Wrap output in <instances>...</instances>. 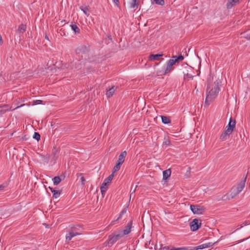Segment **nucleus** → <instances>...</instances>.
<instances>
[{
  "label": "nucleus",
  "instance_id": "1",
  "mask_svg": "<svg viewBox=\"0 0 250 250\" xmlns=\"http://www.w3.org/2000/svg\"><path fill=\"white\" fill-rule=\"evenodd\" d=\"M213 76H210L208 80L205 101V104L207 105L209 104L214 100L220 90L221 80L218 79L215 81L213 82Z\"/></svg>",
  "mask_w": 250,
  "mask_h": 250
},
{
  "label": "nucleus",
  "instance_id": "2",
  "mask_svg": "<svg viewBox=\"0 0 250 250\" xmlns=\"http://www.w3.org/2000/svg\"><path fill=\"white\" fill-rule=\"evenodd\" d=\"M247 178L246 175L236 186H233L229 192L222 197V200H229L238 195L245 188Z\"/></svg>",
  "mask_w": 250,
  "mask_h": 250
},
{
  "label": "nucleus",
  "instance_id": "3",
  "mask_svg": "<svg viewBox=\"0 0 250 250\" xmlns=\"http://www.w3.org/2000/svg\"><path fill=\"white\" fill-rule=\"evenodd\" d=\"M172 59H170L167 63V67L165 71V74L170 72L173 69V65L179 61H182L184 59V57L180 55L179 56H174Z\"/></svg>",
  "mask_w": 250,
  "mask_h": 250
},
{
  "label": "nucleus",
  "instance_id": "4",
  "mask_svg": "<svg viewBox=\"0 0 250 250\" xmlns=\"http://www.w3.org/2000/svg\"><path fill=\"white\" fill-rule=\"evenodd\" d=\"M190 208L193 214H202L205 211V208L204 206L199 205H191Z\"/></svg>",
  "mask_w": 250,
  "mask_h": 250
},
{
  "label": "nucleus",
  "instance_id": "5",
  "mask_svg": "<svg viewBox=\"0 0 250 250\" xmlns=\"http://www.w3.org/2000/svg\"><path fill=\"white\" fill-rule=\"evenodd\" d=\"M183 67L184 68L181 70L182 73L184 75V79L187 80L188 78L192 79L193 76L188 73L189 71H190L192 70V68L189 66L187 63L183 65Z\"/></svg>",
  "mask_w": 250,
  "mask_h": 250
},
{
  "label": "nucleus",
  "instance_id": "6",
  "mask_svg": "<svg viewBox=\"0 0 250 250\" xmlns=\"http://www.w3.org/2000/svg\"><path fill=\"white\" fill-rule=\"evenodd\" d=\"M201 226V221L197 219H194L190 224V229L192 231L198 230Z\"/></svg>",
  "mask_w": 250,
  "mask_h": 250
},
{
  "label": "nucleus",
  "instance_id": "7",
  "mask_svg": "<svg viewBox=\"0 0 250 250\" xmlns=\"http://www.w3.org/2000/svg\"><path fill=\"white\" fill-rule=\"evenodd\" d=\"M122 237H123V235L120 233L117 234H115L114 235H109L108 237L107 244L109 245H112Z\"/></svg>",
  "mask_w": 250,
  "mask_h": 250
},
{
  "label": "nucleus",
  "instance_id": "8",
  "mask_svg": "<svg viewBox=\"0 0 250 250\" xmlns=\"http://www.w3.org/2000/svg\"><path fill=\"white\" fill-rule=\"evenodd\" d=\"M236 122L235 120L233 119L231 117L229 119V122L226 127V129L228 132H230L231 134L233 131L235 127Z\"/></svg>",
  "mask_w": 250,
  "mask_h": 250
},
{
  "label": "nucleus",
  "instance_id": "9",
  "mask_svg": "<svg viewBox=\"0 0 250 250\" xmlns=\"http://www.w3.org/2000/svg\"><path fill=\"white\" fill-rule=\"evenodd\" d=\"M132 222L130 221L128 223L127 225L125 227V229L120 232L123 236L128 234L131 231V229L132 228Z\"/></svg>",
  "mask_w": 250,
  "mask_h": 250
},
{
  "label": "nucleus",
  "instance_id": "10",
  "mask_svg": "<svg viewBox=\"0 0 250 250\" xmlns=\"http://www.w3.org/2000/svg\"><path fill=\"white\" fill-rule=\"evenodd\" d=\"M213 243L212 242H209L208 243L203 244L202 245H200L199 246H198L195 247L194 248V250H197L199 249H205V248H209V247H211L212 246H213Z\"/></svg>",
  "mask_w": 250,
  "mask_h": 250
},
{
  "label": "nucleus",
  "instance_id": "11",
  "mask_svg": "<svg viewBox=\"0 0 250 250\" xmlns=\"http://www.w3.org/2000/svg\"><path fill=\"white\" fill-rule=\"evenodd\" d=\"M126 154L127 153L126 151L122 152L119 156L117 162L122 165L125 161V157L126 156Z\"/></svg>",
  "mask_w": 250,
  "mask_h": 250
},
{
  "label": "nucleus",
  "instance_id": "12",
  "mask_svg": "<svg viewBox=\"0 0 250 250\" xmlns=\"http://www.w3.org/2000/svg\"><path fill=\"white\" fill-rule=\"evenodd\" d=\"M139 4V0H132L131 1L129 2V7L135 10L138 8Z\"/></svg>",
  "mask_w": 250,
  "mask_h": 250
},
{
  "label": "nucleus",
  "instance_id": "13",
  "mask_svg": "<svg viewBox=\"0 0 250 250\" xmlns=\"http://www.w3.org/2000/svg\"><path fill=\"white\" fill-rule=\"evenodd\" d=\"M165 250H188V247H182V248H175L173 246H165L164 247Z\"/></svg>",
  "mask_w": 250,
  "mask_h": 250
},
{
  "label": "nucleus",
  "instance_id": "14",
  "mask_svg": "<svg viewBox=\"0 0 250 250\" xmlns=\"http://www.w3.org/2000/svg\"><path fill=\"white\" fill-rule=\"evenodd\" d=\"M117 89V87L115 86H112L108 90H107L106 93V95L108 98H110L112 97L116 89Z\"/></svg>",
  "mask_w": 250,
  "mask_h": 250
},
{
  "label": "nucleus",
  "instance_id": "15",
  "mask_svg": "<svg viewBox=\"0 0 250 250\" xmlns=\"http://www.w3.org/2000/svg\"><path fill=\"white\" fill-rule=\"evenodd\" d=\"M239 0H229L227 4V8H231L232 6L238 3Z\"/></svg>",
  "mask_w": 250,
  "mask_h": 250
},
{
  "label": "nucleus",
  "instance_id": "16",
  "mask_svg": "<svg viewBox=\"0 0 250 250\" xmlns=\"http://www.w3.org/2000/svg\"><path fill=\"white\" fill-rule=\"evenodd\" d=\"M171 173V171L170 169H168L166 170H164L163 172V180H166L167 179H168L170 177Z\"/></svg>",
  "mask_w": 250,
  "mask_h": 250
},
{
  "label": "nucleus",
  "instance_id": "17",
  "mask_svg": "<svg viewBox=\"0 0 250 250\" xmlns=\"http://www.w3.org/2000/svg\"><path fill=\"white\" fill-rule=\"evenodd\" d=\"M230 134H231L230 132H228V131L225 130L220 135V139L222 141H224L227 139V137Z\"/></svg>",
  "mask_w": 250,
  "mask_h": 250
},
{
  "label": "nucleus",
  "instance_id": "18",
  "mask_svg": "<svg viewBox=\"0 0 250 250\" xmlns=\"http://www.w3.org/2000/svg\"><path fill=\"white\" fill-rule=\"evenodd\" d=\"M114 177V174L112 173L108 177L104 179V182H103L104 186H107L108 184L110 183V182L113 179Z\"/></svg>",
  "mask_w": 250,
  "mask_h": 250
},
{
  "label": "nucleus",
  "instance_id": "19",
  "mask_svg": "<svg viewBox=\"0 0 250 250\" xmlns=\"http://www.w3.org/2000/svg\"><path fill=\"white\" fill-rule=\"evenodd\" d=\"M163 54H151L149 56V60L150 61L158 60L160 57H162Z\"/></svg>",
  "mask_w": 250,
  "mask_h": 250
},
{
  "label": "nucleus",
  "instance_id": "20",
  "mask_svg": "<svg viewBox=\"0 0 250 250\" xmlns=\"http://www.w3.org/2000/svg\"><path fill=\"white\" fill-rule=\"evenodd\" d=\"M162 123L164 124H168L170 123V119L165 116H161Z\"/></svg>",
  "mask_w": 250,
  "mask_h": 250
},
{
  "label": "nucleus",
  "instance_id": "21",
  "mask_svg": "<svg viewBox=\"0 0 250 250\" xmlns=\"http://www.w3.org/2000/svg\"><path fill=\"white\" fill-rule=\"evenodd\" d=\"M52 180L55 185H58L62 181V179L59 176H55L53 178Z\"/></svg>",
  "mask_w": 250,
  "mask_h": 250
},
{
  "label": "nucleus",
  "instance_id": "22",
  "mask_svg": "<svg viewBox=\"0 0 250 250\" xmlns=\"http://www.w3.org/2000/svg\"><path fill=\"white\" fill-rule=\"evenodd\" d=\"M121 165H122V164L116 162L115 166L113 167V169L112 170V173L114 174L115 172L119 170V169L121 168Z\"/></svg>",
  "mask_w": 250,
  "mask_h": 250
},
{
  "label": "nucleus",
  "instance_id": "23",
  "mask_svg": "<svg viewBox=\"0 0 250 250\" xmlns=\"http://www.w3.org/2000/svg\"><path fill=\"white\" fill-rule=\"evenodd\" d=\"M72 29L74 31L76 34L80 33V29L76 24H72L71 25Z\"/></svg>",
  "mask_w": 250,
  "mask_h": 250
},
{
  "label": "nucleus",
  "instance_id": "24",
  "mask_svg": "<svg viewBox=\"0 0 250 250\" xmlns=\"http://www.w3.org/2000/svg\"><path fill=\"white\" fill-rule=\"evenodd\" d=\"M26 26L25 25L21 24L18 28V31L20 33H23L25 31Z\"/></svg>",
  "mask_w": 250,
  "mask_h": 250
},
{
  "label": "nucleus",
  "instance_id": "25",
  "mask_svg": "<svg viewBox=\"0 0 250 250\" xmlns=\"http://www.w3.org/2000/svg\"><path fill=\"white\" fill-rule=\"evenodd\" d=\"M52 193H53V197L55 198L59 197L61 194V191L59 190H53Z\"/></svg>",
  "mask_w": 250,
  "mask_h": 250
},
{
  "label": "nucleus",
  "instance_id": "26",
  "mask_svg": "<svg viewBox=\"0 0 250 250\" xmlns=\"http://www.w3.org/2000/svg\"><path fill=\"white\" fill-rule=\"evenodd\" d=\"M80 9H81L82 11H83V12L84 13L85 15H86L87 16H88L89 15V14L87 12L88 10V8L87 7H81Z\"/></svg>",
  "mask_w": 250,
  "mask_h": 250
},
{
  "label": "nucleus",
  "instance_id": "27",
  "mask_svg": "<svg viewBox=\"0 0 250 250\" xmlns=\"http://www.w3.org/2000/svg\"><path fill=\"white\" fill-rule=\"evenodd\" d=\"M155 3L163 6L165 4L164 0H153Z\"/></svg>",
  "mask_w": 250,
  "mask_h": 250
},
{
  "label": "nucleus",
  "instance_id": "28",
  "mask_svg": "<svg viewBox=\"0 0 250 250\" xmlns=\"http://www.w3.org/2000/svg\"><path fill=\"white\" fill-rule=\"evenodd\" d=\"M100 188H101V192H102V194L103 195L104 192H105L107 189V186H104L103 183L101 186Z\"/></svg>",
  "mask_w": 250,
  "mask_h": 250
},
{
  "label": "nucleus",
  "instance_id": "29",
  "mask_svg": "<svg viewBox=\"0 0 250 250\" xmlns=\"http://www.w3.org/2000/svg\"><path fill=\"white\" fill-rule=\"evenodd\" d=\"M41 136L40 134L38 132H34V134L33 135V138L39 141L40 139Z\"/></svg>",
  "mask_w": 250,
  "mask_h": 250
},
{
  "label": "nucleus",
  "instance_id": "30",
  "mask_svg": "<svg viewBox=\"0 0 250 250\" xmlns=\"http://www.w3.org/2000/svg\"><path fill=\"white\" fill-rule=\"evenodd\" d=\"M64 68H69V69H72L73 67L71 65H70L69 64H65L63 66H62V69H64Z\"/></svg>",
  "mask_w": 250,
  "mask_h": 250
},
{
  "label": "nucleus",
  "instance_id": "31",
  "mask_svg": "<svg viewBox=\"0 0 250 250\" xmlns=\"http://www.w3.org/2000/svg\"><path fill=\"white\" fill-rule=\"evenodd\" d=\"M126 211H127V208H124L122 211L121 212L120 215H119V216L118 218V219H119L120 218H121L122 216L126 212Z\"/></svg>",
  "mask_w": 250,
  "mask_h": 250
},
{
  "label": "nucleus",
  "instance_id": "32",
  "mask_svg": "<svg viewBox=\"0 0 250 250\" xmlns=\"http://www.w3.org/2000/svg\"><path fill=\"white\" fill-rule=\"evenodd\" d=\"M80 180H81L82 185H84L85 184V180L84 177L82 176L80 178Z\"/></svg>",
  "mask_w": 250,
  "mask_h": 250
},
{
  "label": "nucleus",
  "instance_id": "33",
  "mask_svg": "<svg viewBox=\"0 0 250 250\" xmlns=\"http://www.w3.org/2000/svg\"><path fill=\"white\" fill-rule=\"evenodd\" d=\"M112 1L116 4V5L118 7H120V2L119 0H112Z\"/></svg>",
  "mask_w": 250,
  "mask_h": 250
},
{
  "label": "nucleus",
  "instance_id": "34",
  "mask_svg": "<svg viewBox=\"0 0 250 250\" xmlns=\"http://www.w3.org/2000/svg\"><path fill=\"white\" fill-rule=\"evenodd\" d=\"M190 167H188V170L187 171V173H186V176H187V177H189V175H190Z\"/></svg>",
  "mask_w": 250,
  "mask_h": 250
},
{
  "label": "nucleus",
  "instance_id": "35",
  "mask_svg": "<svg viewBox=\"0 0 250 250\" xmlns=\"http://www.w3.org/2000/svg\"><path fill=\"white\" fill-rule=\"evenodd\" d=\"M79 233H77V232H74L73 231L69 232V235H71L72 237H74L75 236H76L77 235H79Z\"/></svg>",
  "mask_w": 250,
  "mask_h": 250
},
{
  "label": "nucleus",
  "instance_id": "36",
  "mask_svg": "<svg viewBox=\"0 0 250 250\" xmlns=\"http://www.w3.org/2000/svg\"><path fill=\"white\" fill-rule=\"evenodd\" d=\"M72 238V237L71 235H69V233L66 236V240L67 241H70Z\"/></svg>",
  "mask_w": 250,
  "mask_h": 250
},
{
  "label": "nucleus",
  "instance_id": "37",
  "mask_svg": "<svg viewBox=\"0 0 250 250\" xmlns=\"http://www.w3.org/2000/svg\"><path fill=\"white\" fill-rule=\"evenodd\" d=\"M6 186L5 184L0 185V191L2 190L5 188Z\"/></svg>",
  "mask_w": 250,
  "mask_h": 250
},
{
  "label": "nucleus",
  "instance_id": "38",
  "mask_svg": "<svg viewBox=\"0 0 250 250\" xmlns=\"http://www.w3.org/2000/svg\"><path fill=\"white\" fill-rule=\"evenodd\" d=\"M42 100H36V101H34V103L36 104H41L42 103Z\"/></svg>",
  "mask_w": 250,
  "mask_h": 250
},
{
  "label": "nucleus",
  "instance_id": "39",
  "mask_svg": "<svg viewBox=\"0 0 250 250\" xmlns=\"http://www.w3.org/2000/svg\"><path fill=\"white\" fill-rule=\"evenodd\" d=\"M137 186H136L134 189H132V188H131V191H132V193H134L137 188Z\"/></svg>",
  "mask_w": 250,
  "mask_h": 250
},
{
  "label": "nucleus",
  "instance_id": "40",
  "mask_svg": "<svg viewBox=\"0 0 250 250\" xmlns=\"http://www.w3.org/2000/svg\"><path fill=\"white\" fill-rule=\"evenodd\" d=\"M2 43H3L1 35H0V45H1L2 44Z\"/></svg>",
  "mask_w": 250,
  "mask_h": 250
},
{
  "label": "nucleus",
  "instance_id": "41",
  "mask_svg": "<svg viewBox=\"0 0 250 250\" xmlns=\"http://www.w3.org/2000/svg\"><path fill=\"white\" fill-rule=\"evenodd\" d=\"M164 246L162 244H161L160 248L159 249V250H165V249H164Z\"/></svg>",
  "mask_w": 250,
  "mask_h": 250
},
{
  "label": "nucleus",
  "instance_id": "42",
  "mask_svg": "<svg viewBox=\"0 0 250 250\" xmlns=\"http://www.w3.org/2000/svg\"><path fill=\"white\" fill-rule=\"evenodd\" d=\"M164 143L165 144V145H168L169 144V141H166L164 142Z\"/></svg>",
  "mask_w": 250,
  "mask_h": 250
},
{
  "label": "nucleus",
  "instance_id": "43",
  "mask_svg": "<svg viewBox=\"0 0 250 250\" xmlns=\"http://www.w3.org/2000/svg\"><path fill=\"white\" fill-rule=\"evenodd\" d=\"M243 225H244V226H246V225H248V223H247V221L245 222V223H244Z\"/></svg>",
  "mask_w": 250,
  "mask_h": 250
},
{
  "label": "nucleus",
  "instance_id": "44",
  "mask_svg": "<svg viewBox=\"0 0 250 250\" xmlns=\"http://www.w3.org/2000/svg\"><path fill=\"white\" fill-rule=\"evenodd\" d=\"M24 105H25L24 104H21V106H18V107H17L16 108H19V107H20L23 106H24Z\"/></svg>",
  "mask_w": 250,
  "mask_h": 250
},
{
  "label": "nucleus",
  "instance_id": "45",
  "mask_svg": "<svg viewBox=\"0 0 250 250\" xmlns=\"http://www.w3.org/2000/svg\"><path fill=\"white\" fill-rule=\"evenodd\" d=\"M49 188H50V190L51 191V192H52V190H55V189H53L52 188H50V187H49Z\"/></svg>",
  "mask_w": 250,
  "mask_h": 250
},
{
  "label": "nucleus",
  "instance_id": "46",
  "mask_svg": "<svg viewBox=\"0 0 250 250\" xmlns=\"http://www.w3.org/2000/svg\"><path fill=\"white\" fill-rule=\"evenodd\" d=\"M133 193H132V192H131L130 195V198H131L132 196H133Z\"/></svg>",
  "mask_w": 250,
  "mask_h": 250
},
{
  "label": "nucleus",
  "instance_id": "47",
  "mask_svg": "<svg viewBox=\"0 0 250 250\" xmlns=\"http://www.w3.org/2000/svg\"><path fill=\"white\" fill-rule=\"evenodd\" d=\"M45 39L47 40H49L48 37L47 35L45 36Z\"/></svg>",
  "mask_w": 250,
  "mask_h": 250
},
{
  "label": "nucleus",
  "instance_id": "48",
  "mask_svg": "<svg viewBox=\"0 0 250 250\" xmlns=\"http://www.w3.org/2000/svg\"><path fill=\"white\" fill-rule=\"evenodd\" d=\"M108 38L109 40H112V39H111V38L110 37V36H108Z\"/></svg>",
  "mask_w": 250,
  "mask_h": 250
},
{
  "label": "nucleus",
  "instance_id": "49",
  "mask_svg": "<svg viewBox=\"0 0 250 250\" xmlns=\"http://www.w3.org/2000/svg\"><path fill=\"white\" fill-rule=\"evenodd\" d=\"M83 48H85V46H82V49H83Z\"/></svg>",
  "mask_w": 250,
  "mask_h": 250
},
{
  "label": "nucleus",
  "instance_id": "50",
  "mask_svg": "<svg viewBox=\"0 0 250 250\" xmlns=\"http://www.w3.org/2000/svg\"><path fill=\"white\" fill-rule=\"evenodd\" d=\"M243 225H241V227H240V228H242V227H243Z\"/></svg>",
  "mask_w": 250,
  "mask_h": 250
},
{
  "label": "nucleus",
  "instance_id": "51",
  "mask_svg": "<svg viewBox=\"0 0 250 250\" xmlns=\"http://www.w3.org/2000/svg\"><path fill=\"white\" fill-rule=\"evenodd\" d=\"M159 64V63H156L155 65H158Z\"/></svg>",
  "mask_w": 250,
  "mask_h": 250
}]
</instances>
